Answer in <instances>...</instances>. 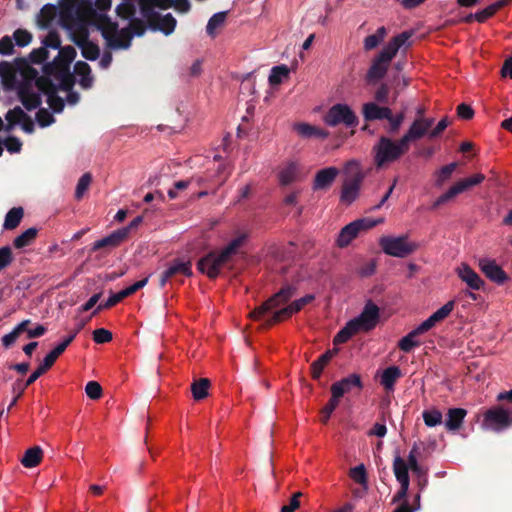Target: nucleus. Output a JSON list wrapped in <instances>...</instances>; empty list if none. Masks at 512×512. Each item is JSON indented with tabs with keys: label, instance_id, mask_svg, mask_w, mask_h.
I'll return each mask as SVG.
<instances>
[{
	"label": "nucleus",
	"instance_id": "4c0bfd02",
	"mask_svg": "<svg viewBox=\"0 0 512 512\" xmlns=\"http://www.w3.org/2000/svg\"><path fill=\"white\" fill-rule=\"evenodd\" d=\"M290 70L289 68L282 64L279 66H274L271 69L268 81L271 86L279 85L283 82L285 78L289 77Z\"/></svg>",
	"mask_w": 512,
	"mask_h": 512
},
{
	"label": "nucleus",
	"instance_id": "393cba45",
	"mask_svg": "<svg viewBox=\"0 0 512 512\" xmlns=\"http://www.w3.org/2000/svg\"><path fill=\"white\" fill-rule=\"evenodd\" d=\"M293 129L297 132L299 136L302 138H320L326 139L329 136V132L313 126L308 123H296L293 126Z\"/></svg>",
	"mask_w": 512,
	"mask_h": 512
},
{
	"label": "nucleus",
	"instance_id": "aec40b11",
	"mask_svg": "<svg viewBox=\"0 0 512 512\" xmlns=\"http://www.w3.org/2000/svg\"><path fill=\"white\" fill-rule=\"evenodd\" d=\"M479 267L487 278L499 285L508 280L506 272L494 260L480 259Z\"/></svg>",
	"mask_w": 512,
	"mask_h": 512
},
{
	"label": "nucleus",
	"instance_id": "a19ab883",
	"mask_svg": "<svg viewBox=\"0 0 512 512\" xmlns=\"http://www.w3.org/2000/svg\"><path fill=\"white\" fill-rule=\"evenodd\" d=\"M144 4L141 10L142 15L157 13L154 10V7H159L162 9H167L171 7L174 3V0H143Z\"/></svg>",
	"mask_w": 512,
	"mask_h": 512
},
{
	"label": "nucleus",
	"instance_id": "72a5a7b5",
	"mask_svg": "<svg viewBox=\"0 0 512 512\" xmlns=\"http://www.w3.org/2000/svg\"><path fill=\"white\" fill-rule=\"evenodd\" d=\"M110 47L114 49H127L131 43V34L128 30H121L107 40Z\"/></svg>",
	"mask_w": 512,
	"mask_h": 512
},
{
	"label": "nucleus",
	"instance_id": "ea45409f",
	"mask_svg": "<svg viewBox=\"0 0 512 512\" xmlns=\"http://www.w3.org/2000/svg\"><path fill=\"white\" fill-rule=\"evenodd\" d=\"M210 387V381L207 378H201L194 381L191 385V391L195 400H202L208 395V388Z\"/></svg>",
	"mask_w": 512,
	"mask_h": 512
},
{
	"label": "nucleus",
	"instance_id": "f3484780",
	"mask_svg": "<svg viewBox=\"0 0 512 512\" xmlns=\"http://www.w3.org/2000/svg\"><path fill=\"white\" fill-rule=\"evenodd\" d=\"M353 388L361 390L363 388L362 380L358 374H350L340 381H337L331 385V394L334 398H341L345 393L350 392Z\"/></svg>",
	"mask_w": 512,
	"mask_h": 512
},
{
	"label": "nucleus",
	"instance_id": "ddd939ff",
	"mask_svg": "<svg viewBox=\"0 0 512 512\" xmlns=\"http://www.w3.org/2000/svg\"><path fill=\"white\" fill-rule=\"evenodd\" d=\"M364 180V174L358 170L345 179L342 185L340 202L345 205L352 204L358 197Z\"/></svg>",
	"mask_w": 512,
	"mask_h": 512
},
{
	"label": "nucleus",
	"instance_id": "4be33fe9",
	"mask_svg": "<svg viewBox=\"0 0 512 512\" xmlns=\"http://www.w3.org/2000/svg\"><path fill=\"white\" fill-rule=\"evenodd\" d=\"M390 111L391 109L389 107L379 106L375 102H367L362 106L363 118L367 122L388 118Z\"/></svg>",
	"mask_w": 512,
	"mask_h": 512
},
{
	"label": "nucleus",
	"instance_id": "a211bd4d",
	"mask_svg": "<svg viewBox=\"0 0 512 512\" xmlns=\"http://www.w3.org/2000/svg\"><path fill=\"white\" fill-rule=\"evenodd\" d=\"M17 96L28 111L38 108L42 103L40 94L34 92L31 84L28 82L19 84Z\"/></svg>",
	"mask_w": 512,
	"mask_h": 512
},
{
	"label": "nucleus",
	"instance_id": "9d476101",
	"mask_svg": "<svg viewBox=\"0 0 512 512\" xmlns=\"http://www.w3.org/2000/svg\"><path fill=\"white\" fill-rule=\"evenodd\" d=\"M315 299V296L313 294H307L304 297H301L293 302H291L289 305L283 308H279L278 310L274 311L270 317H268L265 322V327H271L272 325L279 323L283 320H286L290 318L293 314L301 311L303 307L309 303H311Z\"/></svg>",
	"mask_w": 512,
	"mask_h": 512
},
{
	"label": "nucleus",
	"instance_id": "c85d7f7f",
	"mask_svg": "<svg viewBox=\"0 0 512 512\" xmlns=\"http://www.w3.org/2000/svg\"><path fill=\"white\" fill-rule=\"evenodd\" d=\"M409 469L406 461L397 453L393 460V472L399 483H410Z\"/></svg>",
	"mask_w": 512,
	"mask_h": 512
},
{
	"label": "nucleus",
	"instance_id": "13d9d810",
	"mask_svg": "<svg viewBox=\"0 0 512 512\" xmlns=\"http://www.w3.org/2000/svg\"><path fill=\"white\" fill-rule=\"evenodd\" d=\"M125 298H126V295L123 292V290H121L118 293L112 294L104 303H101L97 307V309L94 311V314L101 309H109V308L115 306L116 304H118Z\"/></svg>",
	"mask_w": 512,
	"mask_h": 512
},
{
	"label": "nucleus",
	"instance_id": "f257e3e1",
	"mask_svg": "<svg viewBox=\"0 0 512 512\" xmlns=\"http://www.w3.org/2000/svg\"><path fill=\"white\" fill-rule=\"evenodd\" d=\"M412 35V31H403L384 46L380 53L372 60L371 66L366 73L368 84H376L385 77L390 63L399 49L406 44L407 46L411 45L408 41Z\"/></svg>",
	"mask_w": 512,
	"mask_h": 512
},
{
	"label": "nucleus",
	"instance_id": "8fccbe9b",
	"mask_svg": "<svg viewBox=\"0 0 512 512\" xmlns=\"http://www.w3.org/2000/svg\"><path fill=\"white\" fill-rule=\"evenodd\" d=\"M349 476L358 484L367 487L368 478L366 468L363 464H360L350 469Z\"/></svg>",
	"mask_w": 512,
	"mask_h": 512
},
{
	"label": "nucleus",
	"instance_id": "052dcab7",
	"mask_svg": "<svg viewBox=\"0 0 512 512\" xmlns=\"http://www.w3.org/2000/svg\"><path fill=\"white\" fill-rule=\"evenodd\" d=\"M48 55L49 53L47 49L45 47H40L33 49L30 52L28 59L33 64H41L48 58Z\"/></svg>",
	"mask_w": 512,
	"mask_h": 512
},
{
	"label": "nucleus",
	"instance_id": "423d86ee",
	"mask_svg": "<svg viewBox=\"0 0 512 512\" xmlns=\"http://www.w3.org/2000/svg\"><path fill=\"white\" fill-rule=\"evenodd\" d=\"M326 125L336 127L340 124L348 128H354L359 124V119L349 105L343 103L334 104L323 117Z\"/></svg>",
	"mask_w": 512,
	"mask_h": 512
},
{
	"label": "nucleus",
	"instance_id": "6e6d98bb",
	"mask_svg": "<svg viewBox=\"0 0 512 512\" xmlns=\"http://www.w3.org/2000/svg\"><path fill=\"white\" fill-rule=\"evenodd\" d=\"M455 302L453 300L448 301L441 308L435 311L431 316L438 323L447 318L454 309Z\"/></svg>",
	"mask_w": 512,
	"mask_h": 512
},
{
	"label": "nucleus",
	"instance_id": "1a4fd4ad",
	"mask_svg": "<svg viewBox=\"0 0 512 512\" xmlns=\"http://www.w3.org/2000/svg\"><path fill=\"white\" fill-rule=\"evenodd\" d=\"M27 69L33 77L37 75V71L28 66L27 60L24 58L15 59V66L7 61L0 62V78L5 89L12 90L16 88L17 72Z\"/></svg>",
	"mask_w": 512,
	"mask_h": 512
},
{
	"label": "nucleus",
	"instance_id": "cd10ccee",
	"mask_svg": "<svg viewBox=\"0 0 512 512\" xmlns=\"http://www.w3.org/2000/svg\"><path fill=\"white\" fill-rule=\"evenodd\" d=\"M300 169L297 163L289 162L284 166L278 174L280 185L287 186L297 181L299 178Z\"/></svg>",
	"mask_w": 512,
	"mask_h": 512
},
{
	"label": "nucleus",
	"instance_id": "20e7f679",
	"mask_svg": "<svg viewBox=\"0 0 512 512\" xmlns=\"http://www.w3.org/2000/svg\"><path fill=\"white\" fill-rule=\"evenodd\" d=\"M409 147L402 144V137L394 141L387 136H380L378 142L373 146L374 164L377 168H382L390 163L397 161L402 155L407 153Z\"/></svg>",
	"mask_w": 512,
	"mask_h": 512
},
{
	"label": "nucleus",
	"instance_id": "4468645a",
	"mask_svg": "<svg viewBox=\"0 0 512 512\" xmlns=\"http://www.w3.org/2000/svg\"><path fill=\"white\" fill-rule=\"evenodd\" d=\"M30 324V319L23 320L10 333L2 337V345L9 348L23 332L27 333L28 338H38L45 334L47 330L45 326L39 324L35 328L29 329Z\"/></svg>",
	"mask_w": 512,
	"mask_h": 512
},
{
	"label": "nucleus",
	"instance_id": "0eeeda50",
	"mask_svg": "<svg viewBox=\"0 0 512 512\" xmlns=\"http://www.w3.org/2000/svg\"><path fill=\"white\" fill-rule=\"evenodd\" d=\"M379 245L385 254L398 258H405L417 249V245L410 242L406 235L398 237L383 236L379 240Z\"/></svg>",
	"mask_w": 512,
	"mask_h": 512
},
{
	"label": "nucleus",
	"instance_id": "5701e85b",
	"mask_svg": "<svg viewBox=\"0 0 512 512\" xmlns=\"http://www.w3.org/2000/svg\"><path fill=\"white\" fill-rule=\"evenodd\" d=\"M459 278L465 282L471 289L479 290L484 282L480 276L467 264L462 263L457 269Z\"/></svg>",
	"mask_w": 512,
	"mask_h": 512
},
{
	"label": "nucleus",
	"instance_id": "f03ea898",
	"mask_svg": "<svg viewBox=\"0 0 512 512\" xmlns=\"http://www.w3.org/2000/svg\"><path fill=\"white\" fill-rule=\"evenodd\" d=\"M245 239V235H240L231 240L228 245L220 251H210L198 260L197 269L209 279H216L220 275L221 270L237 254L238 249L243 245Z\"/></svg>",
	"mask_w": 512,
	"mask_h": 512
},
{
	"label": "nucleus",
	"instance_id": "bf43d9fd",
	"mask_svg": "<svg viewBox=\"0 0 512 512\" xmlns=\"http://www.w3.org/2000/svg\"><path fill=\"white\" fill-rule=\"evenodd\" d=\"M43 47L52 48V49H59L61 45V39L57 31H49L47 36L42 41Z\"/></svg>",
	"mask_w": 512,
	"mask_h": 512
},
{
	"label": "nucleus",
	"instance_id": "2eb2a0df",
	"mask_svg": "<svg viewBox=\"0 0 512 512\" xmlns=\"http://www.w3.org/2000/svg\"><path fill=\"white\" fill-rule=\"evenodd\" d=\"M143 17L154 31L159 30L165 35H170L175 30L177 21L171 13L164 16H161L159 13H150L143 15Z\"/></svg>",
	"mask_w": 512,
	"mask_h": 512
},
{
	"label": "nucleus",
	"instance_id": "c756f323",
	"mask_svg": "<svg viewBox=\"0 0 512 512\" xmlns=\"http://www.w3.org/2000/svg\"><path fill=\"white\" fill-rule=\"evenodd\" d=\"M512 0H498L495 3L487 6L483 10L475 13L476 21L484 23L487 19L493 17L500 9L510 4Z\"/></svg>",
	"mask_w": 512,
	"mask_h": 512
},
{
	"label": "nucleus",
	"instance_id": "473e14b6",
	"mask_svg": "<svg viewBox=\"0 0 512 512\" xmlns=\"http://www.w3.org/2000/svg\"><path fill=\"white\" fill-rule=\"evenodd\" d=\"M359 229L353 222L349 223L345 227H343L339 233L337 244L339 247L348 246L351 241L357 237L359 234Z\"/></svg>",
	"mask_w": 512,
	"mask_h": 512
},
{
	"label": "nucleus",
	"instance_id": "49530a36",
	"mask_svg": "<svg viewBox=\"0 0 512 512\" xmlns=\"http://www.w3.org/2000/svg\"><path fill=\"white\" fill-rule=\"evenodd\" d=\"M36 87L47 96L57 92V86L48 76H40L35 81Z\"/></svg>",
	"mask_w": 512,
	"mask_h": 512
},
{
	"label": "nucleus",
	"instance_id": "b1692460",
	"mask_svg": "<svg viewBox=\"0 0 512 512\" xmlns=\"http://www.w3.org/2000/svg\"><path fill=\"white\" fill-rule=\"evenodd\" d=\"M428 133V130L421 120L414 119L407 132L402 136V144H407L409 147L410 143L420 140L424 136H428Z\"/></svg>",
	"mask_w": 512,
	"mask_h": 512
},
{
	"label": "nucleus",
	"instance_id": "bb28decb",
	"mask_svg": "<svg viewBox=\"0 0 512 512\" xmlns=\"http://www.w3.org/2000/svg\"><path fill=\"white\" fill-rule=\"evenodd\" d=\"M467 411L463 408H450L447 412L445 427L448 431H456L463 424Z\"/></svg>",
	"mask_w": 512,
	"mask_h": 512
},
{
	"label": "nucleus",
	"instance_id": "7c9ffc66",
	"mask_svg": "<svg viewBox=\"0 0 512 512\" xmlns=\"http://www.w3.org/2000/svg\"><path fill=\"white\" fill-rule=\"evenodd\" d=\"M401 376L402 373L398 366H390L383 371L380 383L385 389L391 390Z\"/></svg>",
	"mask_w": 512,
	"mask_h": 512
},
{
	"label": "nucleus",
	"instance_id": "e433bc0d",
	"mask_svg": "<svg viewBox=\"0 0 512 512\" xmlns=\"http://www.w3.org/2000/svg\"><path fill=\"white\" fill-rule=\"evenodd\" d=\"M37 234H38V230L36 228L31 227V228L27 229L26 231H24L23 233H21L19 236H17L14 239V241H13L14 247L17 249H21V248L31 245L34 242V240L36 239Z\"/></svg>",
	"mask_w": 512,
	"mask_h": 512
},
{
	"label": "nucleus",
	"instance_id": "f8f14e48",
	"mask_svg": "<svg viewBox=\"0 0 512 512\" xmlns=\"http://www.w3.org/2000/svg\"><path fill=\"white\" fill-rule=\"evenodd\" d=\"M192 275L191 261L175 258L168 264L167 268L160 275L159 284L160 287L163 288L168 281L176 279L178 276L191 277Z\"/></svg>",
	"mask_w": 512,
	"mask_h": 512
},
{
	"label": "nucleus",
	"instance_id": "5fc2aeb1",
	"mask_svg": "<svg viewBox=\"0 0 512 512\" xmlns=\"http://www.w3.org/2000/svg\"><path fill=\"white\" fill-rule=\"evenodd\" d=\"M339 405V398H334L333 394H331V398L328 403L321 410V422L326 424L330 419L331 414Z\"/></svg>",
	"mask_w": 512,
	"mask_h": 512
},
{
	"label": "nucleus",
	"instance_id": "9b49d317",
	"mask_svg": "<svg viewBox=\"0 0 512 512\" xmlns=\"http://www.w3.org/2000/svg\"><path fill=\"white\" fill-rule=\"evenodd\" d=\"M484 180L485 176L481 173H477L471 177L458 181L453 186H451L444 194L437 198V200L433 203L432 208L436 209L440 207L444 203L453 199L458 194L463 193L469 188L482 183Z\"/></svg>",
	"mask_w": 512,
	"mask_h": 512
},
{
	"label": "nucleus",
	"instance_id": "774afa93",
	"mask_svg": "<svg viewBox=\"0 0 512 512\" xmlns=\"http://www.w3.org/2000/svg\"><path fill=\"white\" fill-rule=\"evenodd\" d=\"M85 392L90 399L97 400L102 396V387L96 381H89L86 384Z\"/></svg>",
	"mask_w": 512,
	"mask_h": 512
},
{
	"label": "nucleus",
	"instance_id": "680f3d73",
	"mask_svg": "<svg viewBox=\"0 0 512 512\" xmlns=\"http://www.w3.org/2000/svg\"><path fill=\"white\" fill-rule=\"evenodd\" d=\"M13 37L19 47H25L32 41V34L24 29L15 30Z\"/></svg>",
	"mask_w": 512,
	"mask_h": 512
},
{
	"label": "nucleus",
	"instance_id": "f704fd0d",
	"mask_svg": "<svg viewBox=\"0 0 512 512\" xmlns=\"http://www.w3.org/2000/svg\"><path fill=\"white\" fill-rule=\"evenodd\" d=\"M24 215L22 207H14L8 211L5 216L3 227L7 230H13L20 224Z\"/></svg>",
	"mask_w": 512,
	"mask_h": 512
},
{
	"label": "nucleus",
	"instance_id": "6ab92c4d",
	"mask_svg": "<svg viewBox=\"0 0 512 512\" xmlns=\"http://www.w3.org/2000/svg\"><path fill=\"white\" fill-rule=\"evenodd\" d=\"M128 236L127 228H120L118 230L113 231L108 236L95 241L91 248L90 252H95L100 249L108 248L113 249L118 247Z\"/></svg>",
	"mask_w": 512,
	"mask_h": 512
},
{
	"label": "nucleus",
	"instance_id": "7ed1b4c3",
	"mask_svg": "<svg viewBox=\"0 0 512 512\" xmlns=\"http://www.w3.org/2000/svg\"><path fill=\"white\" fill-rule=\"evenodd\" d=\"M379 317V307L371 300L367 301L360 315L348 321L335 335L333 343L335 345L343 344L358 332H369L373 330L379 321Z\"/></svg>",
	"mask_w": 512,
	"mask_h": 512
},
{
	"label": "nucleus",
	"instance_id": "603ef678",
	"mask_svg": "<svg viewBox=\"0 0 512 512\" xmlns=\"http://www.w3.org/2000/svg\"><path fill=\"white\" fill-rule=\"evenodd\" d=\"M82 56L90 61H94L98 59L100 55V49L97 44L88 41L83 46L80 47Z\"/></svg>",
	"mask_w": 512,
	"mask_h": 512
},
{
	"label": "nucleus",
	"instance_id": "a18cd8bd",
	"mask_svg": "<svg viewBox=\"0 0 512 512\" xmlns=\"http://www.w3.org/2000/svg\"><path fill=\"white\" fill-rule=\"evenodd\" d=\"M226 17H227L226 11L215 13L209 19V21L207 23V26H206L207 34L210 36H213L215 33V30L224 24Z\"/></svg>",
	"mask_w": 512,
	"mask_h": 512
},
{
	"label": "nucleus",
	"instance_id": "412c9836",
	"mask_svg": "<svg viewBox=\"0 0 512 512\" xmlns=\"http://www.w3.org/2000/svg\"><path fill=\"white\" fill-rule=\"evenodd\" d=\"M338 174L339 170L336 167H327L319 170L315 175L312 189L314 191L329 189Z\"/></svg>",
	"mask_w": 512,
	"mask_h": 512
},
{
	"label": "nucleus",
	"instance_id": "de8ad7c7",
	"mask_svg": "<svg viewBox=\"0 0 512 512\" xmlns=\"http://www.w3.org/2000/svg\"><path fill=\"white\" fill-rule=\"evenodd\" d=\"M99 29L103 38L108 40L117 32V24L112 22L107 16H103L100 18Z\"/></svg>",
	"mask_w": 512,
	"mask_h": 512
},
{
	"label": "nucleus",
	"instance_id": "09e8293b",
	"mask_svg": "<svg viewBox=\"0 0 512 512\" xmlns=\"http://www.w3.org/2000/svg\"><path fill=\"white\" fill-rule=\"evenodd\" d=\"M422 417L428 427H435L442 423V413L437 409L423 411Z\"/></svg>",
	"mask_w": 512,
	"mask_h": 512
},
{
	"label": "nucleus",
	"instance_id": "c9c22d12",
	"mask_svg": "<svg viewBox=\"0 0 512 512\" xmlns=\"http://www.w3.org/2000/svg\"><path fill=\"white\" fill-rule=\"evenodd\" d=\"M419 335V332L416 329H413L406 336L400 339L398 342V348L405 353L411 352L415 347H418L421 344L420 341L416 339Z\"/></svg>",
	"mask_w": 512,
	"mask_h": 512
},
{
	"label": "nucleus",
	"instance_id": "e2e57ef3",
	"mask_svg": "<svg viewBox=\"0 0 512 512\" xmlns=\"http://www.w3.org/2000/svg\"><path fill=\"white\" fill-rule=\"evenodd\" d=\"M47 103L54 113H61L65 106L64 100L57 95V92L47 96Z\"/></svg>",
	"mask_w": 512,
	"mask_h": 512
},
{
	"label": "nucleus",
	"instance_id": "dca6fc26",
	"mask_svg": "<svg viewBox=\"0 0 512 512\" xmlns=\"http://www.w3.org/2000/svg\"><path fill=\"white\" fill-rule=\"evenodd\" d=\"M76 57V50L72 46L59 48V53L52 63L47 64L44 68L47 74H52L54 69L59 71H68L70 63Z\"/></svg>",
	"mask_w": 512,
	"mask_h": 512
},
{
	"label": "nucleus",
	"instance_id": "0e129e2a",
	"mask_svg": "<svg viewBox=\"0 0 512 512\" xmlns=\"http://www.w3.org/2000/svg\"><path fill=\"white\" fill-rule=\"evenodd\" d=\"M36 120L41 127H47L55 121L53 115L45 108L37 111Z\"/></svg>",
	"mask_w": 512,
	"mask_h": 512
},
{
	"label": "nucleus",
	"instance_id": "39448f33",
	"mask_svg": "<svg viewBox=\"0 0 512 512\" xmlns=\"http://www.w3.org/2000/svg\"><path fill=\"white\" fill-rule=\"evenodd\" d=\"M297 288L292 284H285L283 287L268 300L256 307L250 317L254 320H261L266 314L278 310L281 305L288 303L296 294Z\"/></svg>",
	"mask_w": 512,
	"mask_h": 512
},
{
	"label": "nucleus",
	"instance_id": "c03bdc74",
	"mask_svg": "<svg viewBox=\"0 0 512 512\" xmlns=\"http://www.w3.org/2000/svg\"><path fill=\"white\" fill-rule=\"evenodd\" d=\"M457 166L458 164L456 162H452L438 170L436 172L435 185L437 187H441L448 179H450Z\"/></svg>",
	"mask_w": 512,
	"mask_h": 512
},
{
	"label": "nucleus",
	"instance_id": "69168bd1",
	"mask_svg": "<svg viewBox=\"0 0 512 512\" xmlns=\"http://www.w3.org/2000/svg\"><path fill=\"white\" fill-rule=\"evenodd\" d=\"M112 338V333L105 328H98L93 331V340L97 344L108 343Z\"/></svg>",
	"mask_w": 512,
	"mask_h": 512
},
{
	"label": "nucleus",
	"instance_id": "58836bf2",
	"mask_svg": "<svg viewBox=\"0 0 512 512\" xmlns=\"http://www.w3.org/2000/svg\"><path fill=\"white\" fill-rule=\"evenodd\" d=\"M387 30L384 26L379 27L372 35H368L364 39V49L370 51L376 48L386 37Z\"/></svg>",
	"mask_w": 512,
	"mask_h": 512
},
{
	"label": "nucleus",
	"instance_id": "864d4df0",
	"mask_svg": "<svg viewBox=\"0 0 512 512\" xmlns=\"http://www.w3.org/2000/svg\"><path fill=\"white\" fill-rule=\"evenodd\" d=\"M31 384H28L27 381L23 382L21 379L16 380L12 385V392L15 394L11 403L8 406V410H10L14 405H16L19 398L22 397L26 388H28Z\"/></svg>",
	"mask_w": 512,
	"mask_h": 512
},
{
	"label": "nucleus",
	"instance_id": "6e6552de",
	"mask_svg": "<svg viewBox=\"0 0 512 512\" xmlns=\"http://www.w3.org/2000/svg\"><path fill=\"white\" fill-rule=\"evenodd\" d=\"M81 327L73 331L69 336L59 343L53 350H51L43 359L41 364L35 369L33 373L27 378L28 384H33L39 377L45 374L56 362L58 357L66 350L70 343L75 339Z\"/></svg>",
	"mask_w": 512,
	"mask_h": 512
},
{
	"label": "nucleus",
	"instance_id": "2f4dec72",
	"mask_svg": "<svg viewBox=\"0 0 512 512\" xmlns=\"http://www.w3.org/2000/svg\"><path fill=\"white\" fill-rule=\"evenodd\" d=\"M42 456V449L39 446H34L25 451L21 463L26 468H33L41 462Z\"/></svg>",
	"mask_w": 512,
	"mask_h": 512
},
{
	"label": "nucleus",
	"instance_id": "338daca9",
	"mask_svg": "<svg viewBox=\"0 0 512 512\" xmlns=\"http://www.w3.org/2000/svg\"><path fill=\"white\" fill-rule=\"evenodd\" d=\"M376 266V260L370 259L360 265V267L357 269V273L361 277L372 276L376 271Z\"/></svg>",
	"mask_w": 512,
	"mask_h": 512
},
{
	"label": "nucleus",
	"instance_id": "a878e982",
	"mask_svg": "<svg viewBox=\"0 0 512 512\" xmlns=\"http://www.w3.org/2000/svg\"><path fill=\"white\" fill-rule=\"evenodd\" d=\"M337 352V349L327 350L311 364V377L314 380H318L321 377L323 370L329 364L332 358L337 354Z\"/></svg>",
	"mask_w": 512,
	"mask_h": 512
},
{
	"label": "nucleus",
	"instance_id": "79ce46f5",
	"mask_svg": "<svg viewBox=\"0 0 512 512\" xmlns=\"http://www.w3.org/2000/svg\"><path fill=\"white\" fill-rule=\"evenodd\" d=\"M385 119L388 121V125L385 127L386 131L391 135H395L399 132L400 127L405 119V115L404 112L393 115L391 110L389 117Z\"/></svg>",
	"mask_w": 512,
	"mask_h": 512
},
{
	"label": "nucleus",
	"instance_id": "3c124183",
	"mask_svg": "<svg viewBox=\"0 0 512 512\" xmlns=\"http://www.w3.org/2000/svg\"><path fill=\"white\" fill-rule=\"evenodd\" d=\"M92 182V175L90 173H84L80 179L78 180L76 190H75V198L77 200L82 199L85 192L88 190L90 184Z\"/></svg>",
	"mask_w": 512,
	"mask_h": 512
},
{
	"label": "nucleus",
	"instance_id": "4d7b16f0",
	"mask_svg": "<svg viewBox=\"0 0 512 512\" xmlns=\"http://www.w3.org/2000/svg\"><path fill=\"white\" fill-rule=\"evenodd\" d=\"M455 302L453 300L448 301L441 308L435 311L431 316L438 323L447 318L454 309Z\"/></svg>",
	"mask_w": 512,
	"mask_h": 512
},
{
	"label": "nucleus",
	"instance_id": "37998d69",
	"mask_svg": "<svg viewBox=\"0 0 512 512\" xmlns=\"http://www.w3.org/2000/svg\"><path fill=\"white\" fill-rule=\"evenodd\" d=\"M71 39L80 48L89 41L88 29L83 24H77L72 31Z\"/></svg>",
	"mask_w": 512,
	"mask_h": 512
}]
</instances>
